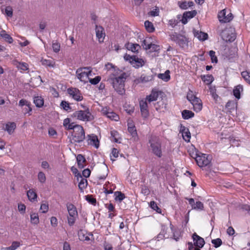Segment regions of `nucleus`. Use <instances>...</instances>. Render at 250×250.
Segmentation results:
<instances>
[{"label": "nucleus", "instance_id": "1", "mask_svg": "<svg viewBox=\"0 0 250 250\" xmlns=\"http://www.w3.org/2000/svg\"><path fill=\"white\" fill-rule=\"evenodd\" d=\"M106 69L110 71L109 80L111 81L114 90L120 95H123L125 93V82L127 75L122 72L112 63H107L105 65Z\"/></svg>", "mask_w": 250, "mask_h": 250}, {"label": "nucleus", "instance_id": "2", "mask_svg": "<svg viewBox=\"0 0 250 250\" xmlns=\"http://www.w3.org/2000/svg\"><path fill=\"white\" fill-rule=\"evenodd\" d=\"M149 143L152 153L158 158L162 157V143L160 139L156 136L152 137L149 140Z\"/></svg>", "mask_w": 250, "mask_h": 250}, {"label": "nucleus", "instance_id": "3", "mask_svg": "<svg viewBox=\"0 0 250 250\" xmlns=\"http://www.w3.org/2000/svg\"><path fill=\"white\" fill-rule=\"evenodd\" d=\"M73 116L77 119L83 122L91 121L94 119L93 116L88 108L84 110L76 111L73 113Z\"/></svg>", "mask_w": 250, "mask_h": 250}, {"label": "nucleus", "instance_id": "4", "mask_svg": "<svg viewBox=\"0 0 250 250\" xmlns=\"http://www.w3.org/2000/svg\"><path fill=\"white\" fill-rule=\"evenodd\" d=\"M76 75L79 80L84 83H86L89 77L92 76V69L89 67L80 68L77 70Z\"/></svg>", "mask_w": 250, "mask_h": 250}, {"label": "nucleus", "instance_id": "5", "mask_svg": "<svg viewBox=\"0 0 250 250\" xmlns=\"http://www.w3.org/2000/svg\"><path fill=\"white\" fill-rule=\"evenodd\" d=\"M187 98L192 104L195 111L198 112L202 110L203 105L201 100L193 95L191 91L188 93Z\"/></svg>", "mask_w": 250, "mask_h": 250}, {"label": "nucleus", "instance_id": "6", "mask_svg": "<svg viewBox=\"0 0 250 250\" xmlns=\"http://www.w3.org/2000/svg\"><path fill=\"white\" fill-rule=\"evenodd\" d=\"M85 139V133L83 127L81 125L75 127V130L72 134V140L74 142L80 143Z\"/></svg>", "mask_w": 250, "mask_h": 250}, {"label": "nucleus", "instance_id": "7", "mask_svg": "<svg viewBox=\"0 0 250 250\" xmlns=\"http://www.w3.org/2000/svg\"><path fill=\"white\" fill-rule=\"evenodd\" d=\"M195 159L200 167L207 166L210 163V157L206 154H196Z\"/></svg>", "mask_w": 250, "mask_h": 250}, {"label": "nucleus", "instance_id": "8", "mask_svg": "<svg viewBox=\"0 0 250 250\" xmlns=\"http://www.w3.org/2000/svg\"><path fill=\"white\" fill-rule=\"evenodd\" d=\"M218 18L220 22L226 23L232 20L233 16L229 10L224 9L218 13Z\"/></svg>", "mask_w": 250, "mask_h": 250}, {"label": "nucleus", "instance_id": "9", "mask_svg": "<svg viewBox=\"0 0 250 250\" xmlns=\"http://www.w3.org/2000/svg\"><path fill=\"white\" fill-rule=\"evenodd\" d=\"M69 96L76 101H81L83 99L81 91L76 88L71 87L67 89Z\"/></svg>", "mask_w": 250, "mask_h": 250}, {"label": "nucleus", "instance_id": "10", "mask_svg": "<svg viewBox=\"0 0 250 250\" xmlns=\"http://www.w3.org/2000/svg\"><path fill=\"white\" fill-rule=\"evenodd\" d=\"M140 107L142 116L145 118L148 117L149 111L146 100H142L140 102Z\"/></svg>", "mask_w": 250, "mask_h": 250}, {"label": "nucleus", "instance_id": "11", "mask_svg": "<svg viewBox=\"0 0 250 250\" xmlns=\"http://www.w3.org/2000/svg\"><path fill=\"white\" fill-rule=\"evenodd\" d=\"M194 245L196 247L202 248L205 244V241L203 238L198 235L196 233L192 235Z\"/></svg>", "mask_w": 250, "mask_h": 250}, {"label": "nucleus", "instance_id": "12", "mask_svg": "<svg viewBox=\"0 0 250 250\" xmlns=\"http://www.w3.org/2000/svg\"><path fill=\"white\" fill-rule=\"evenodd\" d=\"M95 31L96 34V37L98 39L100 42H104L105 37V33L104 32V29L101 26H96Z\"/></svg>", "mask_w": 250, "mask_h": 250}, {"label": "nucleus", "instance_id": "13", "mask_svg": "<svg viewBox=\"0 0 250 250\" xmlns=\"http://www.w3.org/2000/svg\"><path fill=\"white\" fill-rule=\"evenodd\" d=\"M146 61L142 58H139L137 56H135L133 60H132L131 65L136 68L142 67L145 65Z\"/></svg>", "mask_w": 250, "mask_h": 250}, {"label": "nucleus", "instance_id": "14", "mask_svg": "<svg viewBox=\"0 0 250 250\" xmlns=\"http://www.w3.org/2000/svg\"><path fill=\"white\" fill-rule=\"evenodd\" d=\"M180 132L182 134L183 139L187 142H189L190 139V133L188 128L185 126L181 125Z\"/></svg>", "mask_w": 250, "mask_h": 250}, {"label": "nucleus", "instance_id": "15", "mask_svg": "<svg viewBox=\"0 0 250 250\" xmlns=\"http://www.w3.org/2000/svg\"><path fill=\"white\" fill-rule=\"evenodd\" d=\"M76 176L77 178L78 181H79L80 180L78 186L79 189L81 190V191H83V190L87 187V181L85 178H83L81 173H78V174L76 175Z\"/></svg>", "mask_w": 250, "mask_h": 250}, {"label": "nucleus", "instance_id": "16", "mask_svg": "<svg viewBox=\"0 0 250 250\" xmlns=\"http://www.w3.org/2000/svg\"><path fill=\"white\" fill-rule=\"evenodd\" d=\"M88 137V144L94 146L96 148H98L99 146V141L97 136L94 134H91L89 135Z\"/></svg>", "mask_w": 250, "mask_h": 250}, {"label": "nucleus", "instance_id": "17", "mask_svg": "<svg viewBox=\"0 0 250 250\" xmlns=\"http://www.w3.org/2000/svg\"><path fill=\"white\" fill-rule=\"evenodd\" d=\"M16 127V125L14 122H8L3 126V129L6 131L9 134H12Z\"/></svg>", "mask_w": 250, "mask_h": 250}, {"label": "nucleus", "instance_id": "18", "mask_svg": "<svg viewBox=\"0 0 250 250\" xmlns=\"http://www.w3.org/2000/svg\"><path fill=\"white\" fill-rule=\"evenodd\" d=\"M67 209L69 214V216L71 217L78 216V212L75 206L71 203H67L66 204Z\"/></svg>", "mask_w": 250, "mask_h": 250}, {"label": "nucleus", "instance_id": "19", "mask_svg": "<svg viewBox=\"0 0 250 250\" xmlns=\"http://www.w3.org/2000/svg\"><path fill=\"white\" fill-rule=\"evenodd\" d=\"M125 46L127 49L134 53L138 52L141 48L140 46L138 44L130 42L126 43L125 44Z\"/></svg>", "mask_w": 250, "mask_h": 250}, {"label": "nucleus", "instance_id": "20", "mask_svg": "<svg viewBox=\"0 0 250 250\" xmlns=\"http://www.w3.org/2000/svg\"><path fill=\"white\" fill-rule=\"evenodd\" d=\"M168 229V228L165 226H162L161 231L157 235L156 239L158 241L163 239V238H167L169 237V235L167 234V231Z\"/></svg>", "mask_w": 250, "mask_h": 250}, {"label": "nucleus", "instance_id": "21", "mask_svg": "<svg viewBox=\"0 0 250 250\" xmlns=\"http://www.w3.org/2000/svg\"><path fill=\"white\" fill-rule=\"evenodd\" d=\"M41 62L42 65H44V66L52 68H54L56 67V63L53 60H47L45 59H42Z\"/></svg>", "mask_w": 250, "mask_h": 250}, {"label": "nucleus", "instance_id": "22", "mask_svg": "<svg viewBox=\"0 0 250 250\" xmlns=\"http://www.w3.org/2000/svg\"><path fill=\"white\" fill-rule=\"evenodd\" d=\"M13 63L19 69L22 71H25L28 69V65L25 62H19L17 61H14Z\"/></svg>", "mask_w": 250, "mask_h": 250}, {"label": "nucleus", "instance_id": "23", "mask_svg": "<svg viewBox=\"0 0 250 250\" xmlns=\"http://www.w3.org/2000/svg\"><path fill=\"white\" fill-rule=\"evenodd\" d=\"M154 79V75H146L143 74L141 76L139 79L138 80L139 82L142 83H146L153 81Z\"/></svg>", "mask_w": 250, "mask_h": 250}, {"label": "nucleus", "instance_id": "24", "mask_svg": "<svg viewBox=\"0 0 250 250\" xmlns=\"http://www.w3.org/2000/svg\"><path fill=\"white\" fill-rule=\"evenodd\" d=\"M27 196L29 201L32 202L37 200V194L33 189H30L27 191Z\"/></svg>", "mask_w": 250, "mask_h": 250}, {"label": "nucleus", "instance_id": "25", "mask_svg": "<svg viewBox=\"0 0 250 250\" xmlns=\"http://www.w3.org/2000/svg\"><path fill=\"white\" fill-rule=\"evenodd\" d=\"M229 34V31L227 30H224L222 32V38L223 40L226 41V42H232L235 39V35L234 34H232L231 36L226 37V35Z\"/></svg>", "mask_w": 250, "mask_h": 250}, {"label": "nucleus", "instance_id": "26", "mask_svg": "<svg viewBox=\"0 0 250 250\" xmlns=\"http://www.w3.org/2000/svg\"><path fill=\"white\" fill-rule=\"evenodd\" d=\"M159 94L158 92L155 90H152L151 94L147 96L146 98V101L147 100L149 102L155 101L157 100Z\"/></svg>", "mask_w": 250, "mask_h": 250}, {"label": "nucleus", "instance_id": "27", "mask_svg": "<svg viewBox=\"0 0 250 250\" xmlns=\"http://www.w3.org/2000/svg\"><path fill=\"white\" fill-rule=\"evenodd\" d=\"M169 73H170L169 70H167L165 71V72L164 73L158 74L157 75V77L159 79L164 81V82H167L170 79V76Z\"/></svg>", "mask_w": 250, "mask_h": 250}, {"label": "nucleus", "instance_id": "28", "mask_svg": "<svg viewBox=\"0 0 250 250\" xmlns=\"http://www.w3.org/2000/svg\"><path fill=\"white\" fill-rule=\"evenodd\" d=\"M34 103L38 107H41L43 105L44 100L41 96H35L34 98Z\"/></svg>", "mask_w": 250, "mask_h": 250}, {"label": "nucleus", "instance_id": "29", "mask_svg": "<svg viewBox=\"0 0 250 250\" xmlns=\"http://www.w3.org/2000/svg\"><path fill=\"white\" fill-rule=\"evenodd\" d=\"M243 91V86L238 85L235 87L233 90V95L236 98L239 99L240 98V93Z\"/></svg>", "mask_w": 250, "mask_h": 250}, {"label": "nucleus", "instance_id": "30", "mask_svg": "<svg viewBox=\"0 0 250 250\" xmlns=\"http://www.w3.org/2000/svg\"><path fill=\"white\" fill-rule=\"evenodd\" d=\"M79 238L81 241H89L90 240L86 232L80 230L78 232Z\"/></svg>", "mask_w": 250, "mask_h": 250}, {"label": "nucleus", "instance_id": "31", "mask_svg": "<svg viewBox=\"0 0 250 250\" xmlns=\"http://www.w3.org/2000/svg\"><path fill=\"white\" fill-rule=\"evenodd\" d=\"M178 4L179 7L183 9H187L193 5V2L192 1L179 2Z\"/></svg>", "mask_w": 250, "mask_h": 250}, {"label": "nucleus", "instance_id": "32", "mask_svg": "<svg viewBox=\"0 0 250 250\" xmlns=\"http://www.w3.org/2000/svg\"><path fill=\"white\" fill-rule=\"evenodd\" d=\"M77 161L79 168H83L84 167V164L85 162V159L82 155H78L77 156Z\"/></svg>", "mask_w": 250, "mask_h": 250}, {"label": "nucleus", "instance_id": "33", "mask_svg": "<svg viewBox=\"0 0 250 250\" xmlns=\"http://www.w3.org/2000/svg\"><path fill=\"white\" fill-rule=\"evenodd\" d=\"M182 115L183 119L187 120L194 117V114L191 111L184 110L182 112Z\"/></svg>", "mask_w": 250, "mask_h": 250}, {"label": "nucleus", "instance_id": "34", "mask_svg": "<svg viewBox=\"0 0 250 250\" xmlns=\"http://www.w3.org/2000/svg\"><path fill=\"white\" fill-rule=\"evenodd\" d=\"M30 221L32 224L37 225L39 223V218L38 213L32 212L30 214Z\"/></svg>", "mask_w": 250, "mask_h": 250}, {"label": "nucleus", "instance_id": "35", "mask_svg": "<svg viewBox=\"0 0 250 250\" xmlns=\"http://www.w3.org/2000/svg\"><path fill=\"white\" fill-rule=\"evenodd\" d=\"M0 36L5 39V41L11 43L13 42L12 37L8 34L6 33L5 30H2L0 33Z\"/></svg>", "mask_w": 250, "mask_h": 250}, {"label": "nucleus", "instance_id": "36", "mask_svg": "<svg viewBox=\"0 0 250 250\" xmlns=\"http://www.w3.org/2000/svg\"><path fill=\"white\" fill-rule=\"evenodd\" d=\"M128 131L133 137L136 138L137 135L135 126L131 124L128 123Z\"/></svg>", "mask_w": 250, "mask_h": 250}, {"label": "nucleus", "instance_id": "37", "mask_svg": "<svg viewBox=\"0 0 250 250\" xmlns=\"http://www.w3.org/2000/svg\"><path fill=\"white\" fill-rule=\"evenodd\" d=\"M194 36L197 38L199 40L201 41H205L206 39H207L208 38V34L207 33L202 32H199L197 31L195 32Z\"/></svg>", "mask_w": 250, "mask_h": 250}, {"label": "nucleus", "instance_id": "38", "mask_svg": "<svg viewBox=\"0 0 250 250\" xmlns=\"http://www.w3.org/2000/svg\"><path fill=\"white\" fill-rule=\"evenodd\" d=\"M202 81L207 84H210L213 81V77L211 75L202 76L201 77Z\"/></svg>", "mask_w": 250, "mask_h": 250}, {"label": "nucleus", "instance_id": "39", "mask_svg": "<svg viewBox=\"0 0 250 250\" xmlns=\"http://www.w3.org/2000/svg\"><path fill=\"white\" fill-rule=\"evenodd\" d=\"M187 42L186 38L180 35L176 43L180 46L184 47L187 44Z\"/></svg>", "mask_w": 250, "mask_h": 250}, {"label": "nucleus", "instance_id": "40", "mask_svg": "<svg viewBox=\"0 0 250 250\" xmlns=\"http://www.w3.org/2000/svg\"><path fill=\"white\" fill-rule=\"evenodd\" d=\"M145 26L146 30L150 33L153 32L154 31V27L152 22L146 21L145 22Z\"/></svg>", "mask_w": 250, "mask_h": 250}, {"label": "nucleus", "instance_id": "41", "mask_svg": "<svg viewBox=\"0 0 250 250\" xmlns=\"http://www.w3.org/2000/svg\"><path fill=\"white\" fill-rule=\"evenodd\" d=\"M112 140L115 143H120L119 139H120L118 132L115 130H112L110 132Z\"/></svg>", "mask_w": 250, "mask_h": 250}, {"label": "nucleus", "instance_id": "42", "mask_svg": "<svg viewBox=\"0 0 250 250\" xmlns=\"http://www.w3.org/2000/svg\"><path fill=\"white\" fill-rule=\"evenodd\" d=\"M115 195V200L116 201H122L125 198V195L120 191H116L114 193Z\"/></svg>", "mask_w": 250, "mask_h": 250}, {"label": "nucleus", "instance_id": "43", "mask_svg": "<svg viewBox=\"0 0 250 250\" xmlns=\"http://www.w3.org/2000/svg\"><path fill=\"white\" fill-rule=\"evenodd\" d=\"M173 228V226L172 225H170V229L171 231L173 232L172 238L176 241H178L180 239V238L181 237L180 233L178 231H174Z\"/></svg>", "mask_w": 250, "mask_h": 250}, {"label": "nucleus", "instance_id": "44", "mask_svg": "<svg viewBox=\"0 0 250 250\" xmlns=\"http://www.w3.org/2000/svg\"><path fill=\"white\" fill-rule=\"evenodd\" d=\"M107 117L114 121H118L119 119V116L115 112L110 111L108 114Z\"/></svg>", "mask_w": 250, "mask_h": 250}, {"label": "nucleus", "instance_id": "45", "mask_svg": "<svg viewBox=\"0 0 250 250\" xmlns=\"http://www.w3.org/2000/svg\"><path fill=\"white\" fill-rule=\"evenodd\" d=\"M38 179L41 183H45L46 181V176L45 174L42 171L39 172L38 174Z\"/></svg>", "mask_w": 250, "mask_h": 250}, {"label": "nucleus", "instance_id": "46", "mask_svg": "<svg viewBox=\"0 0 250 250\" xmlns=\"http://www.w3.org/2000/svg\"><path fill=\"white\" fill-rule=\"evenodd\" d=\"M197 12L195 10H193L192 11H188L184 13V15L185 17H186L188 19H190L195 16Z\"/></svg>", "mask_w": 250, "mask_h": 250}, {"label": "nucleus", "instance_id": "47", "mask_svg": "<svg viewBox=\"0 0 250 250\" xmlns=\"http://www.w3.org/2000/svg\"><path fill=\"white\" fill-rule=\"evenodd\" d=\"M101 77L98 76L95 77L94 78H93V79L90 78L89 77L88 81H89V83L91 84L95 85L100 82V81H101Z\"/></svg>", "mask_w": 250, "mask_h": 250}, {"label": "nucleus", "instance_id": "48", "mask_svg": "<svg viewBox=\"0 0 250 250\" xmlns=\"http://www.w3.org/2000/svg\"><path fill=\"white\" fill-rule=\"evenodd\" d=\"M150 207L152 209L155 210L157 212L161 213V209L158 207L157 204L154 201L150 202Z\"/></svg>", "mask_w": 250, "mask_h": 250}, {"label": "nucleus", "instance_id": "49", "mask_svg": "<svg viewBox=\"0 0 250 250\" xmlns=\"http://www.w3.org/2000/svg\"><path fill=\"white\" fill-rule=\"evenodd\" d=\"M204 209V205L200 201H197L195 204V206L193 207V209L202 210Z\"/></svg>", "mask_w": 250, "mask_h": 250}, {"label": "nucleus", "instance_id": "50", "mask_svg": "<svg viewBox=\"0 0 250 250\" xmlns=\"http://www.w3.org/2000/svg\"><path fill=\"white\" fill-rule=\"evenodd\" d=\"M48 204L47 203H42L40 207V210H42V212L43 213H46L48 210Z\"/></svg>", "mask_w": 250, "mask_h": 250}, {"label": "nucleus", "instance_id": "51", "mask_svg": "<svg viewBox=\"0 0 250 250\" xmlns=\"http://www.w3.org/2000/svg\"><path fill=\"white\" fill-rule=\"evenodd\" d=\"M61 106L66 111H68L71 109L69 103L66 101H62L61 103Z\"/></svg>", "mask_w": 250, "mask_h": 250}, {"label": "nucleus", "instance_id": "52", "mask_svg": "<svg viewBox=\"0 0 250 250\" xmlns=\"http://www.w3.org/2000/svg\"><path fill=\"white\" fill-rule=\"evenodd\" d=\"M241 75L244 79L250 83V73L247 71H244L241 73Z\"/></svg>", "mask_w": 250, "mask_h": 250}, {"label": "nucleus", "instance_id": "53", "mask_svg": "<svg viewBox=\"0 0 250 250\" xmlns=\"http://www.w3.org/2000/svg\"><path fill=\"white\" fill-rule=\"evenodd\" d=\"M5 14L9 17H12L13 16V9L10 6H7L5 8Z\"/></svg>", "mask_w": 250, "mask_h": 250}, {"label": "nucleus", "instance_id": "54", "mask_svg": "<svg viewBox=\"0 0 250 250\" xmlns=\"http://www.w3.org/2000/svg\"><path fill=\"white\" fill-rule=\"evenodd\" d=\"M209 55L211 58L212 62L216 63L218 60L216 56H215V52L213 50H211L209 52Z\"/></svg>", "mask_w": 250, "mask_h": 250}, {"label": "nucleus", "instance_id": "55", "mask_svg": "<svg viewBox=\"0 0 250 250\" xmlns=\"http://www.w3.org/2000/svg\"><path fill=\"white\" fill-rule=\"evenodd\" d=\"M212 243L214 245L215 248H218L221 245L222 242L221 239L217 238L212 240Z\"/></svg>", "mask_w": 250, "mask_h": 250}, {"label": "nucleus", "instance_id": "56", "mask_svg": "<svg viewBox=\"0 0 250 250\" xmlns=\"http://www.w3.org/2000/svg\"><path fill=\"white\" fill-rule=\"evenodd\" d=\"M77 217V216L71 217L70 216H68L67 217V221H68V225L70 226L73 225L75 222Z\"/></svg>", "mask_w": 250, "mask_h": 250}, {"label": "nucleus", "instance_id": "57", "mask_svg": "<svg viewBox=\"0 0 250 250\" xmlns=\"http://www.w3.org/2000/svg\"><path fill=\"white\" fill-rule=\"evenodd\" d=\"M119 151L117 149L115 148H113L112 150L111 157V160L112 161H115L114 159H113L112 157H113L114 158H116L118 157Z\"/></svg>", "mask_w": 250, "mask_h": 250}, {"label": "nucleus", "instance_id": "58", "mask_svg": "<svg viewBox=\"0 0 250 250\" xmlns=\"http://www.w3.org/2000/svg\"><path fill=\"white\" fill-rule=\"evenodd\" d=\"M180 36V35L176 33H174L169 35L170 40L172 41L175 42H177Z\"/></svg>", "mask_w": 250, "mask_h": 250}, {"label": "nucleus", "instance_id": "59", "mask_svg": "<svg viewBox=\"0 0 250 250\" xmlns=\"http://www.w3.org/2000/svg\"><path fill=\"white\" fill-rule=\"evenodd\" d=\"M236 104L234 102L229 101L226 104V106L229 109H234L235 107Z\"/></svg>", "mask_w": 250, "mask_h": 250}, {"label": "nucleus", "instance_id": "60", "mask_svg": "<svg viewBox=\"0 0 250 250\" xmlns=\"http://www.w3.org/2000/svg\"><path fill=\"white\" fill-rule=\"evenodd\" d=\"M52 48L55 52L57 53L60 50V45L57 42H53L52 44Z\"/></svg>", "mask_w": 250, "mask_h": 250}, {"label": "nucleus", "instance_id": "61", "mask_svg": "<svg viewBox=\"0 0 250 250\" xmlns=\"http://www.w3.org/2000/svg\"><path fill=\"white\" fill-rule=\"evenodd\" d=\"M31 104H29V105L25 106V107L23 109V111L24 114L29 113V115L31 114L30 113L32 111V108L30 106Z\"/></svg>", "mask_w": 250, "mask_h": 250}, {"label": "nucleus", "instance_id": "62", "mask_svg": "<svg viewBox=\"0 0 250 250\" xmlns=\"http://www.w3.org/2000/svg\"><path fill=\"white\" fill-rule=\"evenodd\" d=\"M20 246V243L18 241H14L12 242L11 247L12 250H15Z\"/></svg>", "mask_w": 250, "mask_h": 250}, {"label": "nucleus", "instance_id": "63", "mask_svg": "<svg viewBox=\"0 0 250 250\" xmlns=\"http://www.w3.org/2000/svg\"><path fill=\"white\" fill-rule=\"evenodd\" d=\"M30 103L28 102L27 100L24 99H21L19 101V106L22 107L23 106H26L29 105Z\"/></svg>", "mask_w": 250, "mask_h": 250}, {"label": "nucleus", "instance_id": "64", "mask_svg": "<svg viewBox=\"0 0 250 250\" xmlns=\"http://www.w3.org/2000/svg\"><path fill=\"white\" fill-rule=\"evenodd\" d=\"M18 210L21 213H23L25 212L26 209V206L23 204H20L18 205Z\"/></svg>", "mask_w": 250, "mask_h": 250}]
</instances>
